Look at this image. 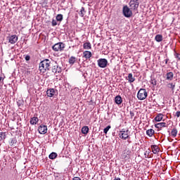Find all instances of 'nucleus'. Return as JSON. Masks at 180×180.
I'll return each instance as SVG.
<instances>
[{
    "label": "nucleus",
    "instance_id": "1",
    "mask_svg": "<svg viewBox=\"0 0 180 180\" xmlns=\"http://www.w3.org/2000/svg\"><path fill=\"white\" fill-rule=\"evenodd\" d=\"M56 64V62L51 61L49 59H45L40 62L39 63V71L40 72H46V71L50 70L51 67Z\"/></svg>",
    "mask_w": 180,
    "mask_h": 180
},
{
    "label": "nucleus",
    "instance_id": "2",
    "mask_svg": "<svg viewBox=\"0 0 180 180\" xmlns=\"http://www.w3.org/2000/svg\"><path fill=\"white\" fill-rule=\"evenodd\" d=\"M147 90L146 89H140L137 94V98L139 101H144L148 96Z\"/></svg>",
    "mask_w": 180,
    "mask_h": 180
},
{
    "label": "nucleus",
    "instance_id": "3",
    "mask_svg": "<svg viewBox=\"0 0 180 180\" xmlns=\"http://www.w3.org/2000/svg\"><path fill=\"white\" fill-rule=\"evenodd\" d=\"M122 13L125 18H131L133 16V10L127 6H123Z\"/></svg>",
    "mask_w": 180,
    "mask_h": 180
},
{
    "label": "nucleus",
    "instance_id": "4",
    "mask_svg": "<svg viewBox=\"0 0 180 180\" xmlns=\"http://www.w3.org/2000/svg\"><path fill=\"white\" fill-rule=\"evenodd\" d=\"M129 5L131 10L134 11V12H136V11L139 9L140 2L139 1V0H130Z\"/></svg>",
    "mask_w": 180,
    "mask_h": 180
},
{
    "label": "nucleus",
    "instance_id": "5",
    "mask_svg": "<svg viewBox=\"0 0 180 180\" xmlns=\"http://www.w3.org/2000/svg\"><path fill=\"white\" fill-rule=\"evenodd\" d=\"M52 49L54 51H63L65 49V44L63 42H58L55 44Z\"/></svg>",
    "mask_w": 180,
    "mask_h": 180
},
{
    "label": "nucleus",
    "instance_id": "6",
    "mask_svg": "<svg viewBox=\"0 0 180 180\" xmlns=\"http://www.w3.org/2000/svg\"><path fill=\"white\" fill-rule=\"evenodd\" d=\"M97 64L100 68H106L108 67V60L106 58H100L97 60Z\"/></svg>",
    "mask_w": 180,
    "mask_h": 180
},
{
    "label": "nucleus",
    "instance_id": "7",
    "mask_svg": "<svg viewBox=\"0 0 180 180\" xmlns=\"http://www.w3.org/2000/svg\"><path fill=\"white\" fill-rule=\"evenodd\" d=\"M119 136H120V139H122L123 140H127V139H129V129H127V130L122 129L121 131H120Z\"/></svg>",
    "mask_w": 180,
    "mask_h": 180
},
{
    "label": "nucleus",
    "instance_id": "8",
    "mask_svg": "<svg viewBox=\"0 0 180 180\" xmlns=\"http://www.w3.org/2000/svg\"><path fill=\"white\" fill-rule=\"evenodd\" d=\"M52 68V72L53 74H60L61 71H63V69H61V67L58 66L56 63H53V65L51 67Z\"/></svg>",
    "mask_w": 180,
    "mask_h": 180
},
{
    "label": "nucleus",
    "instance_id": "9",
    "mask_svg": "<svg viewBox=\"0 0 180 180\" xmlns=\"http://www.w3.org/2000/svg\"><path fill=\"white\" fill-rule=\"evenodd\" d=\"M38 131L40 134H46V133H47V126L41 124L38 127Z\"/></svg>",
    "mask_w": 180,
    "mask_h": 180
},
{
    "label": "nucleus",
    "instance_id": "10",
    "mask_svg": "<svg viewBox=\"0 0 180 180\" xmlns=\"http://www.w3.org/2000/svg\"><path fill=\"white\" fill-rule=\"evenodd\" d=\"M56 94H57V91L54 90V89H49L46 91V95L49 98H53Z\"/></svg>",
    "mask_w": 180,
    "mask_h": 180
},
{
    "label": "nucleus",
    "instance_id": "11",
    "mask_svg": "<svg viewBox=\"0 0 180 180\" xmlns=\"http://www.w3.org/2000/svg\"><path fill=\"white\" fill-rule=\"evenodd\" d=\"M16 41H18V36L11 35L8 37V42L11 43V44H15Z\"/></svg>",
    "mask_w": 180,
    "mask_h": 180
},
{
    "label": "nucleus",
    "instance_id": "12",
    "mask_svg": "<svg viewBox=\"0 0 180 180\" xmlns=\"http://www.w3.org/2000/svg\"><path fill=\"white\" fill-rule=\"evenodd\" d=\"M126 79L128 80V82H129V84H133V82L136 81V77L133 76V74L129 73L127 77H126Z\"/></svg>",
    "mask_w": 180,
    "mask_h": 180
},
{
    "label": "nucleus",
    "instance_id": "13",
    "mask_svg": "<svg viewBox=\"0 0 180 180\" xmlns=\"http://www.w3.org/2000/svg\"><path fill=\"white\" fill-rule=\"evenodd\" d=\"M155 127H156V129H162V127H168V125H167V123L165 122H160L155 124Z\"/></svg>",
    "mask_w": 180,
    "mask_h": 180
},
{
    "label": "nucleus",
    "instance_id": "14",
    "mask_svg": "<svg viewBox=\"0 0 180 180\" xmlns=\"http://www.w3.org/2000/svg\"><path fill=\"white\" fill-rule=\"evenodd\" d=\"M151 149H152L153 154H158V153H160V148H158V146H157V145H152Z\"/></svg>",
    "mask_w": 180,
    "mask_h": 180
},
{
    "label": "nucleus",
    "instance_id": "15",
    "mask_svg": "<svg viewBox=\"0 0 180 180\" xmlns=\"http://www.w3.org/2000/svg\"><path fill=\"white\" fill-rule=\"evenodd\" d=\"M167 88H169V89H171L172 94H174V91H175V83H168L167 84Z\"/></svg>",
    "mask_w": 180,
    "mask_h": 180
},
{
    "label": "nucleus",
    "instance_id": "16",
    "mask_svg": "<svg viewBox=\"0 0 180 180\" xmlns=\"http://www.w3.org/2000/svg\"><path fill=\"white\" fill-rule=\"evenodd\" d=\"M83 57H84V58L88 60V58H89L90 57H92V53H91V51H85L83 53Z\"/></svg>",
    "mask_w": 180,
    "mask_h": 180
},
{
    "label": "nucleus",
    "instance_id": "17",
    "mask_svg": "<svg viewBox=\"0 0 180 180\" xmlns=\"http://www.w3.org/2000/svg\"><path fill=\"white\" fill-rule=\"evenodd\" d=\"M166 76V79L167 81H172V79H174V73L172 72H167Z\"/></svg>",
    "mask_w": 180,
    "mask_h": 180
},
{
    "label": "nucleus",
    "instance_id": "18",
    "mask_svg": "<svg viewBox=\"0 0 180 180\" xmlns=\"http://www.w3.org/2000/svg\"><path fill=\"white\" fill-rule=\"evenodd\" d=\"M39 122V118L37 117H33L30 119V124H37Z\"/></svg>",
    "mask_w": 180,
    "mask_h": 180
},
{
    "label": "nucleus",
    "instance_id": "19",
    "mask_svg": "<svg viewBox=\"0 0 180 180\" xmlns=\"http://www.w3.org/2000/svg\"><path fill=\"white\" fill-rule=\"evenodd\" d=\"M164 119V115L159 113L158 115L155 117V122H161Z\"/></svg>",
    "mask_w": 180,
    "mask_h": 180
},
{
    "label": "nucleus",
    "instance_id": "20",
    "mask_svg": "<svg viewBox=\"0 0 180 180\" xmlns=\"http://www.w3.org/2000/svg\"><path fill=\"white\" fill-rule=\"evenodd\" d=\"M122 101H123L122 100V97L120 96H117L115 98V103H117V105H121Z\"/></svg>",
    "mask_w": 180,
    "mask_h": 180
},
{
    "label": "nucleus",
    "instance_id": "21",
    "mask_svg": "<svg viewBox=\"0 0 180 180\" xmlns=\"http://www.w3.org/2000/svg\"><path fill=\"white\" fill-rule=\"evenodd\" d=\"M83 48L84 49V50H91V43H89V42H85V43L83 44Z\"/></svg>",
    "mask_w": 180,
    "mask_h": 180
},
{
    "label": "nucleus",
    "instance_id": "22",
    "mask_svg": "<svg viewBox=\"0 0 180 180\" xmlns=\"http://www.w3.org/2000/svg\"><path fill=\"white\" fill-rule=\"evenodd\" d=\"M154 133H155V131H154V129H148L146 131V134L147 136H148L149 137H153V136H154Z\"/></svg>",
    "mask_w": 180,
    "mask_h": 180
},
{
    "label": "nucleus",
    "instance_id": "23",
    "mask_svg": "<svg viewBox=\"0 0 180 180\" xmlns=\"http://www.w3.org/2000/svg\"><path fill=\"white\" fill-rule=\"evenodd\" d=\"M76 61H77V58H75V56H71L69 58V64H71V65L75 64Z\"/></svg>",
    "mask_w": 180,
    "mask_h": 180
},
{
    "label": "nucleus",
    "instance_id": "24",
    "mask_svg": "<svg viewBox=\"0 0 180 180\" xmlns=\"http://www.w3.org/2000/svg\"><path fill=\"white\" fill-rule=\"evenodd\" d=\"M88 131H89V128L88 127L85 126L82 128V133L83 134H88Z\"/></svg>",
    "mask_w": 180,
    "mask_h": 180
},
{
    "label": "nucleus",
    "instance_id": "25",
    "mask_svg": "<svg viewBox=\"0 0 180 180\" xmlns=\"http://www.w3.org/2000/svg\"><path fill=\"white\" fill-rule=\"evenodd\" d=\"M176 134H178V129H176V128H174L171 131V136L172 137H176Z\"/></svg>",
    "mask_w": 180,
    "mask_h": 180
},
{
    "label": "nucleus",
    "instance_id": "26",
    "mask_svg": "<svg viewBox=\"0 0 180 180\" xmlns=\"http://www.w3.org/2000/svg\"><path fill=\"white\" fill-rule=\"evenodd\" d=\"M79 16H81V18H84V16L85 15V8L82 7L79 13Z\"/></svg>",
    "mask_w": 180,
    "mask_h": 180
},
{
    "label": "nucleus",
    "instance_id": "27",
    "mask_svg": "<svg viewBox=\"0 0 180 180\" xmlns=\"http://www.w3.org/2000/svg\"><path fill=\"white\" fill-rule=\"evenodd\" d=\"M155 39L158 41V43H160L162 40V35L157 34L155 37Z\"/></svg>",
    "mask_w": 180,
    "mask_h": 180
},
{
    "label": "nucleus",
    "instance_id": "28",
    "mask_svg": "<svg viewBox=\"0 0 180 180\" xmlns=\"http://www.w3.org/2000/svg\"><path fill=\"white\" fill-rule=\"evenodd\" d=\"M57 155H58L57 153L53 152L49 155V158L50 160H54L57 158Z\"/></svg>",
    "mask_w": 180,
    "mask_h": 180
},
{
    "label": "nucleus",
    "instance_id": "29",
    "mask_svg": "<svg viewBox=\"0 0 180 180\" xmlns=\"http://www.w3.org/2000/svg\"><path fill=\"white\" fill-rule=\"evenodd\" d=\"M56 18L58 22H62L63 19V14H58Z\"/></svg>",
    "mask_w": 180,
    "mask_h": 180
},
{
    "label": "nucleus",
    "instance_id": "30",
    "mask_svg": "<svg viewBox=\"0 0 180 180\" xmlns=\"http://www.w3.org/2000/svg\"><path fill=\"white\" fill-rule=\"evenodd\" d=\"M6 139V132H0V140H5Z\"/></svg>",
    "mask_w": 180,
    "mask_h": 180
},
{
    "label": "nucleus",
    "instance_id": "31",
    "mask_svg": "<svg viewBox=\"0 0 180 180\" xmlns=\"http://www.w3.org/2000/svg\"><path fill=\"white\" fill-rule=\"evenodd\" d=\"M18 141H16V138H13L10 139V146H13V144H15V143H17Z\"/></svg>",
    "mask_w": 180,
    "mask_h": 180
},
{
    "label": "nucleus",
    "instance_id": "32",
    "mask_svg": "<svg viewBox=\"0 0 180 180\" xmlns=\"http://www.w3.org/2000/svg\"><path fill=\"white\" fill-rule=\"evenodd\" d=\"M150 84L152 85H153V86H155V85H157V80H155V79H154V78H151L150 79Z\"/></svg>",
    "mask_w": 180,
    "mask_h": 180
},
{
    "label": "nucleus",
    "instance_id": "33",
    "mask_svg": "<svg viewBox=\"0 0 180 180\" xmlns=\"http://www.w3.org/2000/svg\"><path fill=\"white\" fill-rule=\"evenodd\" d=\"M110 125H108L107 127H105L104 129L103 133H105V134H108V131H109V129H110Z\"/></svg>",
    "mask_w": 180,
    "mask_h": 180
},
{
    "label": "nucleus",
    "instance_id": "34",
    "mask_svg": "<svg viewBox=\"0 0 180 180\" xmlns=\"http://www.w3.org/2000/svg\"><path fill=\"white\" fill-rule=\"evenodd\" d=\"M52 26H57V20H52Z\"/></svg>",
    "mask_w": 180,
    "mask_h": 180
},
{
    "label": "nucleus",
    "instance_id": "35",
    "mask_svg": "<svg viewBox=\"0 0 180 180\" xmlns=\"http://www.w3.org/2000/svg\"><path fill=\"white\" fill-rule=\"evenodd\" d=\"M25 58L26 61H29L30 60V56L27 55Z\"/></svg>",
    "mask_w": 180,
    "mask_h": 180
},
{
    "label": "nucleus",
    "instance_id": "36",
    "mask_svg": "<svg viewBox=\"0 0 180 180\" xmlns=\"http://www.w3.org/2000/svg\"><path fill=\"white\" fill-rule=\"evenodd\" d=\"M176 117H180V111H177L176 112Z\"/></svg>",
    "mask_w": 180,
    "mask_h": 180
},
{
    "label": "nucleus",
    "instance_id": "37",
    "mask_svg": "<svg viewBox=\"0 0 180 180\" xmlns=\"http://www.w3.org/2000/svg\"><path fill=\"white\" fill-rule=\"evenodd\" d=\"M72 180H81L79 177H74Z\"/></svg>",
    "mask_w": 180,
    "mask_h": 180
},
{
    "label": "nucleus",
    "instance_id": "38",
    "mask_svg": "<svg viewBox=\"0 0 180 180\" xmlns=\"http://www.w3.org/2000/svg\"><path fill=\"white\" fill-rule=\"evenodd\" d=\"M168 61H169V59H165V64H168Z\"/></svg>",
    "mask_w": 180,
    "mask_h": 180
},
{
    "label": "nucleus",
    "instance_id": "39",
    "mask_svg": "<svg viewBox=\"0 0 180 180\" xmlns=\"http://www.w3.org/2000/svg\"><path fill=\"white\" fill-rule=\"evenodd\" d=\"M114 180H120V178H119V177H115Z\"/></svg>",
    "mask_w": 180,
    "mask_h": 180
},
{
    "label": "nucleus",
    "instance_id": "40",
    "mask_svg": "<svg viewBox=\"0 0 180 180\" xmlns=\"http://www.w3.org/2000/svg\"><path fill=\"white\" fill-rule=\"evenodd\" d=\"M124 158H126V157H127V154L124 153Z\"/></svg>",
    "mask_w": 180,
    "mask_h": 180
},
{
    "label": "nucleus",
    "instance_id": "41",
    "mask_svg": "<svg viewBox=\"0 0 180 180\" xmlns=\"http://www.w3.org/2000/svg\"><path fill=\"white\" fill-rule=\"evenodd\" d=\"M177 58H178L179 60H180V55H178V56H177Z\"/></svg>",
    "mask_w": 180,
    "mask_h": 180
},
{
    "label": "nucleus",
    "instance_id": "42",
    "mask_svg": "<svg viewBox=\"0 0 180 180\" xmlns=\"http://www.w3.org/2000/svg\"><path fill=\"white\" fill-rule=\"evenodd\" d=\"M0 81H2V77H0Z\"/></svg>",
    "mask_w": 180,
    "mask_h": 180
}]
</instances>
